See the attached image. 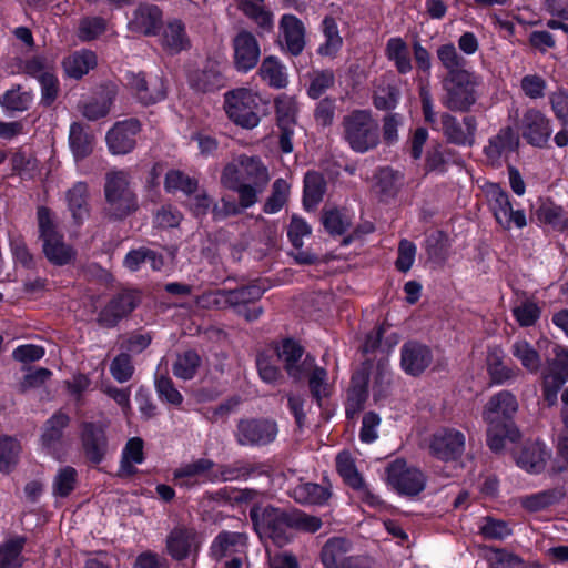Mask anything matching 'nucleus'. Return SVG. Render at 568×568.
<instances>
[{
    "mask_svg": "<svg viewBox=\"0 0 568 568\" xmlns=\"http://www.w3.org/2000/svg\"><path fill=\"white\" fill-rule=\"evenodd\" d=\"M551 453L547 446L539 440L526 442L515 454L518 467L528 473H540L545 469Z\"/></svg>",
    "mask_w": 568,
    "mask_h": 568,
    "instance_id": "nucleus-17",
    "label": "nucleus"
},
{
    "mask_svg": "<svg viewBox=\"0 0 568 568\" xmlns=\"http://www.w3.org/2000/svg\"><path fill=\"white\" fill-rule=\"evenodd\" d=\"M562 497L564 491L555 488L525 496L521 498V505L529 511H540L556 504Z\"/></svg>",
    "mask_w": 568,
    "mask_h": 568,
    "instance_id": "nucleus-44",
    "label": "nucleus"
},
{
    "mask_svg": "<svg viewBox=\"0 0 568 568\" xmlns=\"http://www.w3.org/2000/svg\"><path fill=\"white\" fill-rule=\"evenodd\" d=\"M248 175V162L246 158L240 156L239 159L229 163L222 175V182L229 189L235 190L240 194L241 203L246 206L247 185L245 179Z\"/></svg>",
    "mask_w": 568,
    "mask_h": 568,
    "instance_id": "nucleus-25",
    "label": "nucleus"
},
{
    "mask_svg": "<svg viewBox=\"0 0 568 568\" xmlns=\"http://www.w3.org/2000/svg\"><path fill=\"white\" fill-rule=\"evenodd\" d=\"M69 424L68 415L63 413L54 414L50 419L47 420L41 435L42 449L53 456L60 458L62 449V432Z\"/></svg>",
    "mask_w": 568,
    "mask_h": 568,
    "instance_id": "nucleus-20",
    "label": "nucleus"
},
{
    "mask_svg": "<svg viewBox=\"0 0 568 568\" xmlns=\"http://www.w3.org/2000/svg\"><path fill=\"white\" fill-rule=\"evenodd\" d=\"M224 110L227 118L241 128H248V90L237 88L224 94Z\"/></svg>",
    "mask_w": 568,
    "mask_h": 568,
    "instance_id": "nucleus-21",
    "label": "nucleus"
},
{
    "mask_svg": "<svg viewBox=\"0 0 568 568\" xmlns=\"http://www.w3.org/2000/svg\"><path fill=\"white\" fill-rule=\"evenodd\" d=\"M38 223L45 257L55 265L69 263L74 257V251L63 242L62 236L55 230L53 217L48 209L40 207L38 210Z\"/></svg>",
    "mask_w": 568,
    "mask_h": 568,
    "instance_id": "nucleus-5",
    "label": "nucleus"
},
{
    "mask_svg": "<svg viewBox=\"0 0 568 568\" xmlns=\"http://www.w3.org/2000/svg\"><path fill=\"white\" fill-rule=\"evenodd\" d=\"M19 443L11 437L0 438V471L8 473L17 464L20 454Z\"/></svg>",
    "mask_w": 568,
    "mask_h": 568,
    "instance_id": "nucleus-56",
    "label": "nucleus"
},
{
    "mask_svg": "<svg viewBox=\"0 0 568 568\" xmlns=\"http://www.w3.org/2000/svg\"><path fill=\"white\" fill-rule=\"evenodd\" d=\"M343 138L349 148L365 153L379 143V125L367 110H355L343 118Z\"/></svg>",
    "mask_w": 568,
    "mask_h": 568,
    "instance_id": "nucleus-3",
    "label": "nucleus"
},
{
    "mask_svg": "<svg viewBox=\"0 0 568 568\" xmlns=\"http://www.w3.org/2000/svg\"><path fill=\"white\" fill-rule=\"evenodd\" d=\"M69 210L77 222H81L89 214L88 186L83 182L75 183L67 193Z\"/></svg>",
    "mask_w": 568,
    "mask_h": 568,
    "instance_id": "nucleus-41",
    "label": "nucleus"
},
{
    "mask_svg": "<svg viewBox=\"0 0 568 568\" xmlns=\"http://www.w3.org/2000/svg\"><path fill=\"white\" fill-rule=\"evenodd\" d=\"M290 192L288 183L283 179H277L273 184V191L264 205V212L268 214L277 213L285 204Z\"/></svg>",
    "mask_w": 568,
    "mask_h": 568,
    "instance_id": "nucleus-58",
    "label": "nucleus"
},
{
    "mask_svg": "<svg viewBox=\"0 0 568 568\" xmlns=\"http://www.w3.org/2000/svg\"><path fill=\"white\" fill-rule=\"evenodd\" d=\"M487 373L494 384L501 385L513 381L518 375V369L505 363L504 349L498 345L489 346L486 356Z\"/></svg>",
    "mask_w": 568,
    "mask_h": 568,
    "instance_id": "nucleus-23",
    "label": "nucleus"
},
{
    "mask_svg": "<svg viewBox=\"0 0 568 568\" xmlns=\"http://www.w3.org/2000/svg\"><path fill=\"white\" fill-rule=\"evenodd\" d=\"M251 518L260 540L271 539L275 547H283L290 541L291 528L316 532L322 527V520L318 517L301 511L286 514L273 507L257 509L251 514Z\"/></svg>",
    "mask_w": 568,
    "mask_h": 568,
    "instance_id": "nucleus-1",
    "label": "nucleus"
},
{
    "mask_svg": "<svg viewBox=\"0 0 568 568\" xmlns=\"http://www.w3.org/2000/svg\"><path fill=\"white\" fill-rule=\"evenodd\" d=\"M386 57L394 63L399 73L406 74L412 71L410 51L403 39L395 37L387 41Z\"/></svg>",
    "mask_w": 568,
    "mask_h": 568,
    "instance_id": "nucleus-37",
    "label": "nucleus"
},
{
    "mask_svg": "<svg viewBox=\"0 0 568 568\" xmlns=\"http://www.w3.org/2000/svg\"><path fill=\"white\" fill-rule=\"evenodd\" d=\"M349 549V542L344 538L329 539L322 550V562L325 568H344L346 561L345 555Z\"/></svg>",
    "mask_w": 568,
    "mask_h": 568,
    "instance_id": "nucleus-35",
    "label": "nucleus"
},
{
    "mask_svg": "<svg viewBox=\"0 0 568 568\" xmlns=\"http://www.w3.org/2000/svg\"><path fill=\"white\" fill-rule=\"evenodd\" d=\"M275 103L278 125H294L297 112L295 99L283 94L276 99Z\"/></svg>",
    "mask_w": 568,
    "mask_h": 568,
    "instance_id": "nucleus-61",
    "label": "nucleus"
},
{
    "mask_svg": "<svg viewBox=\"0 0 568 568\" xmlns=\"http://www.w3.org/2000/svg\"><path fill=\"white\" fill-rule=\"evenodd\" d=\"M33 101V94L23 90L21 85H17L7 90L0 95V104L2 108L11 111H26Z\"/></svg>",
    "mask_w": 568,
    "mask_h": 568,
    "instance_id": "nucleus-43",
    "label": "nucleus"
},
{
    "mask_svg": "<svg viewBox=\"0 0 568 568\" xmlns=\"http://www.w3.org/2000/svg\"><path fill=\"white\" fill-rule=\"evenodd\" d=\"M535 216L542 223L555 229H565L568 219L564 210L549 200H540L535 207Z\"/></svg>",
    "mask_w": 568,
    "mask_h": 568,
    "instance_id": "nucleus-39",
    "label": "nucleus"
},
{
    "mask_svg": "<svg viewBox=\"0 0 568 568\" xmlns=\"http://www.w3.org/2000/svg\"><path fill=\"white\" fill-rule=\"evenodd\" d=\"M234 64L239 71H248V32L241 29L233 38Z\"/></svg>",
    "mask_w": 568,
    "mask_h": 568,
    "instance_id": "nucleus-57",
    "label": "nucleus"
},
{
    "mask_svg": "<svg viewBox=\"0 0 568 568\" xmlns=\"http://www.w3.org/2000/svg\"><path fill=\"white\" fill-rule=\"evenodd\" d=\"M24 539L14 538L0 546V568H19L22 565L21 551Z\"/></svg>",
    "mask_w": 568,
    "mask_h": 568,
    "instance_id": "nucleus-52",
    "label": "nucleus"
},
{
    "mask_svg": "<svg viewBox=\"0 0 568 568\" xmlns=\"http://www.w3.org/2000/svg\"><path fill=\"white\" fill-rule=\"evenodd\" d=\"M323 41L316 52L321 57L334 59L343 47L338 26L332 17H325L321 26Z\"/></svg>",
    "mask_w": 568,
    "mask_h": 568,
    "instance_id": "nucleus-29",
    "label": "nucleus"
},
{
    "mask_svg": "<svg viewBox=\"0 0 568 568\" xmlns=\"http://www.w3.org/2000/svg\"><path fill=\"white\" fill-rule=\"evenodd\" d=\"M139 301L136 292L124 291L120 293L101 311L99 322L108 327L114 326L136 307Z\"/></svg>",
    "mask_w": 568,
    "mask_h": 568,
    "instance_id": "nucleus-18",
    "label": "nucleus"
},
{
    "mask_svg": "<svg viewBox=\"0 0 568 568\" xmlns=\"http://www.w3.org/2000/svg\"><path fill=\"white\" fill-rule=\"evenodd\" d=\"M161 44L165 51L175 54L191 47L185 26L180 20H171L166 23L161 36Z\"/></svg>",
    "mask_w": 568,
    "mask_h": 568,
    "instance_id": "nucleus-28",
    "label": "nucleus"
},
{
    "mask_svg": "<svg viewBox=\"0 0 568 568\" xmlns=\"http://www.w3.org/2000/svg\"><path fill=\"white\" fill-rule=\"evenodd\" d=\"M513 316L521 327L535 325L539 320L541 310L531 298L518 301L511 308Z\"/></svg>",
    "mask_w": 568,
    "mask_h": 568,
    "instance_id": "nucleus-46",
    "label": "nucleus"
},
{
    "mask_svg": "<svg viewBox=\"0 0 568 568\" xmlns=\"http://www.w3.org/2000/svg\"><path fill=\"white\" fill-rule=\"evenodd\" d=\"M336 468L345 483L353 489L363 488L364 480L355 466L354 459L347 452H342L336 457Z\"/></svg>",
    "mask_w": 568,
    "mask_h": 568,
    "instance_id": "nucleus-47",
    "label": "nucleus"
},
{
    "mask_svg": "<svg viewBox=\"0 0 568 568\" xmlns=\"http://www.w3.org/2000/svg\"><path fill=\"white\" fill-rule=\"evenodd\" d=\"M93 136L89 134L81 123L70 125L69 145L75 160L87 158L93 151Z\"/></svg>",
    "mask_w": 568,
    "mask_h": 568,
    "instance_id": "nucleus-36",
    "label": "nucleus"
},
{
    "mask_svg": "<svg viewBox=\"0 0 568 568\" xmlns=\"http://www.w3.org/2000/svg\"><path fill=\"white\" fill-rule=\"evenodd\" d=\"M437 57L447 70V73L466 70L462 67L463 59L458 55L456 48L452 43L440 45L437 49Z\"/></svg>",
    "mask_w": 568,
    "mask_h": 568,
    "instance_id": "nucleus-63",
    "label": "nucleus"
},
{
    "mask_svg": "<svg viewBox=\"0 0 568 568\" xmlns=\"http://www.w3.org/2000/svg\"><path fill=\"white\" fill-rule=\"evenodd\" d=\"M258 73L262 80L270 87L283 89L288 83V75L285 65L275 57L263 60Z\"/></svg>",
    "mask_w": 568,
    "mask_h": 568,
    "instance_id": "nucleus-33",
    "label": "nucleus"
},
{
    "mask_svg": "<svg viewBox=\"0 0 568 568\" xmlns=\"http://www.w3.org/2000/svg\"><path fill=\"white\" fill-rule=\"evenodd\" d=\"M326 183L322 174L308 172L304 178V199L303 203L306 210L314 209L324 196Z\"/></svg>",
    "mask_w": 568,
    "mask_h": 568,
    "instance_id": "nucleus-40",
    "label": "nucleus"
},
{
    "mask_svg": "<svg viewBox=\"0 0 568 568\" xmlns=\"http://www.w3.org/2000/svg\"><path fill=\"white\" fill-rule=\"evenodd\" d=\"M143 459L144 455L142 439L139 437L129 439L122 450L120 475L125 477L133 475L135 471L134 465L141 464Z\"/></svg>",
    "mask_w": 568,
    "mask_h": 568,
    "instance_id": "nucleus-42",
    "label": "nucleus"
},
{
    "mask_svg": "<svg viewBox=\"0 0 568 568\" xmlns=\"http://www.w3.org/2000/svg\"><path fill=\"white\" fill-rule=\"evenodd\" d=\"M311 233L312 227L304 219L297 215L292 216L287 230V235L294 247L301 248L304 244V239L308 237Z\"/></svg>",
    "mask_w": 568,
    "mask_h": 568,
    "instance_id": "nucleus-62",
    "label": "nucleus"
},
{
    "mask_svg": "<svg viewBox=\"0 0 568 568\" xmlns=\"http://www.w3.org/2000/svg\"><path fill=\"white\" fill-rule=\"evenodd\" d=\"M335 83V75L332 70H315L310 75L307 94L312 99H318Z\"/></svg>",
    "mask_w": 568,
    "mask_h": 568,
    "instance_id": "nucleus-55",
    "label": "nucleus"
},
{
    "mask_svg": "<svg viewBox=\"0 0 568 568\" xmlns=\"http://www.w3.org/2000/svg\"><path fill=\"white\" fill-rule=\"evenodd\" d=\"M113 98L114 93L112 91H108L106 93L93 98L82 105V115L90 121H95L106 116L110 112Z\"/></svg>",
    "mask_w": 568,
    "mask_h": 568,
    "instance_id": "nucleus-45",
    "label": "nucleus"
},
{
    "mask_svg": "<svg viewBox=\"0 0 568 568\" xmlns=\"http://www.w3.org/2000/svg\"><path fill=\"white\" fill-rule=\"evenodd\" d=\"M104 194L110 215L123 219L138 209V199L132 191L129 174L124 171H110L105 176Z\"/></svg>",
    "mask_w": 568,
    "mask_h": 568,
    "instance_id": "nucleus-4",
    "label": "nucleus"
},
{
    "mask_svg": "<svg viewBox=\"0 0 568 568\" xmlns=\"http://www.w3.org/2000/svg\"><path fill=\"white\" fill-rule=\"evenodd\" d=\"M518 400L509 390H500L493 395L483 410V418L487 425L507 427L514 425L513 418L518 410Z\"/></svg>",
    "mask_w": 568,
    "mask_h": 568,
    "instance_id": "nucleus-9",
    "label": "nucleus"
},
{
    "mask_svg": "<svg viewBox=\"0 0 568 568\" xmlns=\"http://www.w3.org/2000/svg\"><path fill=\"white\" fill-rule=\"evenodd\" d=\"M277 435L274 420L262 418L251 423V446H264L272 443Z\"/></svg>",
    "mask_w": 568,
    "mask_h": 568,
    "instance_id": "nucleus-48",
    "label": "nucleus"
},
{
    "mask_svg": "<svg viewBox=\"0 0 568 568\" xmlns=\"http://www.w3.org/2000/svg\"><path fill=\"white\" fill-rule=\"evenodd\" d=\"M290 495L300 504L320 505L329 497V491L314 483L300 481L290 489Z\"/></svg>",
    "mask_w": 568,
    "mask_h": 568,
    "instance_id": "nucleus-32",
    "label": "nucleus"
},
{
    "mask_svg": "<svg viewBox=\"0 0 568 568\" xmlns=\"http://www.w3.org/2000/svg\"><path fill=\"white\" fill-rule=\"evenodd\" d=\"M518 145L519 138L513 129L504 128L488 140V144L484 148V153L490 164L499 165L517 150Z\"/></svg>",
    "mask_w": 568,
    "mask_h": 568,
    "instance_id": "nucleus-16",
    "label": "nucleus"
},
{
    "mask_svg": "<svg viewBox=\"0 0 568 568\" xmlns=\"http://www.w3.org/2000/svg\"><path fill=\"white\" fill-rule=\"evenodd\" d=\"M196 535L186 527H175L166 537V550L176 560L186 558L195 546Z\"/></svg>",
    "mask_w": 568,
    "mask_h": 568,
    "instance_id": "nucleus-27",
    "label": "nucleus"
},
{
    "mask_svg": "<svg viewBox=\"0 0 568 568\" xmlns=\"http://www.w3.org/2000/svg\"><path fill=\"white\" fill-rule=\"evenodd\" d=\"M201 364V358L197 353L187 351L178 356L174 365L173 373L178 378L192 379Z\"/></svg>",
    "mask_w": 568,
    "mask_h": 568,
    "instance_id": "nucleus-53",
    "label": "nucleus"
},
{
    "mask_svg": "<svg viewBox=\"0 0 568 568\" xmlns=\"http://www.w3.org/2000/svg\"><path fill=\"white\" fill-rule=\"evenodd\" d=\"M124 266L130 271H138L142 264H149L153 271H161L164 266V261L156 252L140 247L130 251L123 261Z\"/></svg>",
    "mask_w": 568,
    "mask_h": 568,
    "instance_id": "nucleus-38",
    "label": "nucleus"
},
{
    "mask_svg": "<svg viewBox=\"0 0 568 568\" xmlns=\"http://www.w3.org/2000/svg\"><path fill=\"white\" fill-rule=\"evenodd\" d=\"M302 347L294 341H285L278 351L277 357L284 363L287 374L294 379H301L304 373L314 366V358L306 357L301 362Z\"/></svg>",
    "mask_w": 568,
    "mask_h": 568,
    "instance_id": "nucleus-19",
    "label": "nucleus"
},
{
    "mask_svg": "<svg viewBox=\"0 0 568 568\" xmlns=\"http://www.w3.org/2000/svg\"><path fill=\"white\" fill-rule=\"evenodd\" d=\"M268 557L270 568H298L296 558L287 552L273 554L272 546H275L271 539L261 540Z\"/></svg>",
    "mask_w": 568,
    "mask_h": 568,
    "instance_id": "nucleus-64",
    "label": "nucleus"
},
{
    "mask_svg": "<svg viewBox=\"0 0 568 568\" xmlns=\"http://www.w3.org/2000/svg\"><path fill=\"white\" fill-rule=\"evenodd\" d=\"M485 192L496 221L504 229L509 230L511 226L523 229L526 226L525 213L521 210L515 211L513 209L508 194L498 184H487Z\"/></svg>",
    "mask_w": 568,
    "mask_h": 568,
    "instance_id": "nucleus-8",
    "label": "nucleus"
},
{
    "mask_svg": "<svg viewBox=\"0 0 568 568\" xmlns=\"http://www.w3.org/2000/svg\"><path fill=\"white\" fill-rule=\"evenodd\" d=\"M280 30L285 49L293 55H298L305 47V28L300 19L285 14L280 22Z\"/></svg>",
    "mask_w": 568,
    "mask_h": 568,
    "instance_id": "nucleus-24",
    "label": "nucleus"
},
{
    "mask_svg": "<svg viewBox=\"0 0 568 568\" xmlns=\"http://www.w3.org/2000/svg\"><path fill=\"white\" fill-rule=\"evenodd\" d=\"M63 69L68 77L81 79L97 65V55L91 50H80L63 60Z\"/></svg>",
    "mask_w": 568,
    "mask_h": 568,
    "instance_id": "nucleus-31",
    "label": "nucleus"
},
{
    "mask_svg": "<svg viewBox=\"0 0 568 568\" xmlns=\"http://www.w3.org/2000/svg\"><path fill=\"white\" fill-rule=\"evenodd\" d=\"M128 84L140 102L146 105L158 103L166 97L164 80L159 75L146 79L142 73H131L128 75Z\"/></svg>",
    "mask_w": 568,
    "mask_h": 568,
    "instance_id": "nucleus-12",
    "label": "nucleus"
},
{
    "mask_svg": "<svg viewBox=\"0 0 568 568\" xmlns=\"http://www.w3.org/2000/svg\"><path fill=\"white\" fill-rule=\"evenodd\" d=\"M164 187L170 193L181 191L186 195H191L197 189V181L180 170H170L165 174Z\"/></svg>",
    "mask_w": 568,
    "mask_h": 568,
    "instance_id": "nucleus-50",
    "label": "nucleus"
},
{
    "mask_svg": "<svg viewBox=\"0 0 568 568\" xmlns=\"http://www.w3.org/2000/svg\"><path fill=\"white\" fill-rule=\"evenodd\" d=\"M189 82L197 91L209 92L223 87L224 78L215 62H209L202 70L190 74Z\"/></svg>",
    "mask_w": 568,
    "mask_h": 568,
    "instance_id": "nucleus-30",
    "label": "nucleus"
},
{
    "mask_svg": "<svg viewBox=\"0 0 568 568\" xmlns=\"http://www.w3.org/2000/svg\"><path fill=\"white\" fill-rule=\"evenodd\" d=\"M483 79L468 69L447 73L443 80V104L452 111L465 112L476 103Z\"/></svg>",
    "mask_w": 568,
    "mask_h": 568,
    "instance_id": "nucleus-2",
    "label": "nucleus"
},
{
    "mask_svg": "<svg viewBox=\"0 0 568 568\" xmlns=\"http://www.w3.org/2000/svg\"><path fill=\"white\" fill-rule=\"evenodd\" d=\"M140 132V123L134 120L118 122L109 130L106 143L112 154H126L135 146V138Z\"/></svg>",
    "mask_w": 568,
    "mask_h": 568,
    "instance_id": "nucleus-14",
    "label": "nucleus"
},
{
    "mask_svg": "<svg viewBox=\"0 0 568 568\" xmlns=\"http://www.w3.org/2000/svg\"><path fill=\"white\" fill-rule=\"evenodd\" d=\"M162 22V12L156 6H140L133 13L132 19L128 23L130 31L144 34H156Z\"/></svg>",
    "mask_w": 568,
    "mask_h": 568,
    "instance_id": "nucleus-22",
    "label": "nucleus"
},
{
    "mask_svg": "<svg viewBox=\"0 0 568 568\" xmlns=\"http://www.w3.org/2000/svg\"><path fill=\"white\" fill-rule=\"evenodd\" d=\"M78 473L71 466L61 467L52 480V494L54 497H67L75 488Z\"/></svg>",
    "mask_w": 568,
    "mask_h": 568,
    "instance_id": "nucleus-49",
    "label": "nucleus"
},
{
    "mask_svg": "<svg viewBox=\"0 0 568 568\" xmlns=\"http://www.w3.org/2000/svg\"><path fill=\"white\" fill-rule=\"evenodd\" d=\"M232 478L233 477L227 474L220 476L214 469V463L206 458L182 464L173 473L175 485L187 488L205 483H213L219 479L229 480Z\"/></svg>",
    "mask_w": 568,
    "mask_h": 568,
    "instance_id": "nucleus-7",
    "label": "nucleus"
},
{
    "mask_svg": "<svg viewBox=\"0 0 568 568\" xmlns=\"http://www.w3.org/2000/svg\"><path fill=\"white\" fill-rule=\"evenodd\" d=\"M433 362V354L428 346L407 342L400 348V367L410 376H419Z\"/></svg>",
    "mask_w": 568,
    "mask_h": 568,
    "instance_id": "nucleus-15",
    "label": "nucleus"
},
{
    "mask_svg": "<svg viewBox=\"0 0 568 568\" xmlns=\"http://www.w3.org/2000/svg\"><path fill=\"white\" fill-rule=\"evenodd\" d=\"M519 437V430L515 425L495 427L487 425V444L496 453L501 452L507 440L515 442Z\"/></svg>",
    "mask_w": 568,
    "mask_h": 568,
    "instance_id": "nucleus-51",
    "label": "nucleus"
},
{
    "mask_svg": "<svg viewBox=\"0 0 568 568\" xmlns=\"http://www.w3.org/2000/svg\"><path fill=\"white\" fill-rule=\"evenodd\" d=\"M511 355L529 373H537L541 366V357L535 347L524 338H517L510 346Z\"/></svg>",
    "mask_w": 568,
    "mask_h": 568,
    "instance_id": "nucleus-34",
    "label": "nucleus"
},
{
    "mask_svg": "<svg viewBox=\"0 0 568 568\" xmlns=\"http://www.w3.org/2000/svg\"><path fill=\"white\" fill-rule=\"evenodd\" d=\"M81 436L87 457L93 463H100L106 450L104 427L91 423L84 424Z\"/></svg>",
    "mask_w": 568,
    "mask_h": 568,
    "instance_id": "nucleus-26",
    "label": "nucleus"
},
{
    "mask_svg": "<svg viewBox=\"0 0 568 568\" xmlns=\"http://www.w3.org/2000/svg\"><path fill=\"white\" fill-rule=\"evenodd\" d=\"M465 442V435L460 430L445 428L433 435L429 449L438 459L453 460L464 453Z\"/></svg>",
    "mask_w": 568,
    "mask_h": 568,
    "instance_id": "nucleus-11",
    "label": "nucleus"
},
{
    "mask_svg": "<svg viewBox=\"0 0 568 568\" xmlns=\"http://www.w3.org/2000/svg\"><path fill=\"white\" fill-rule=\"evenodd\" d=\"M387 485L399 495L415 496L424 490L426 478L416 467L409 466L404 459H395L385 469Z\"/></svg>",
    "mask_w": 568,
    "mask_h": 568,
    "instance_id": "nucleus-6",
    "label": "nucleus"
},
{
    "mask_svg": "<svg viewBox=\"0 0 568 568\" xmlns=\"http://www.w3.org/2000/svg\"><path fill=\"white\" fill-rule=\"evenodd\" d=\"M53 70V61L43 55H34L28 60H21L18 64V72L28 74L37 80Z\"/></svg>",
    "mask_w": 568,
    "mask_h": 568,
    "instance_id": "nucleus-54",
    "label": "nucleus"
},
{
    "mask_svg": "<svg viewBox=\"0 0 568 568\" xmlns=\"http://www.w3.org/2000/svg\"><path fill=\"white\" fill-rule=\"evenodd\" d=\"M519 131L528 144L537 148L545 146L552 133L549 119L536 109H529L523 114Z\"/></svg>",
    "mask_w": 568,
    "mask_h": 568,
    "instance_id": "nucleus-10",
    "label": "nucleus"
},
{
    "mask_svg": "<svg viewBox=\"0 0 568 568\" xmlns=\"http://www.w3.org/2000/svg\"><path fill=\"white\" fill-rule=\"evenodd\" d=\"M442 130L448 142L470 146L475 142L477 121L475 116L467 115L459 122L455 116L444 113L442 115Z\"/></svg>",
    "mask_w": 568,
    "mask_h": 568,
    "instance_id": "nucleus-13",
    "label": "nucleus"
},
{
    "mask_svg": "<svg viewBox=\"0 0 568 568\" xmlns=\"http://www.w3.org/2000/svg\"><path fill=\"white\" fill-rule=\"evenodd\" d=\"M263 0H251V22L257 26V33L264 34L273 30V14L260 4Z\"/></svg>",
    "mask_w": 568,
    "mask_h": 568,
    "instance_id": "nucleus-60",
    "label": "nucleus"
},
{
    "mask_svg": "<svg viewBox=\"0 0 568 568\" xmlns=\"http://www.w3.org/2000/svg\"><path fill=\"white\" fill-rule=\"evenodd\" d=\"M322 222L331 234L336 235L343 234L351 225L349 216L338 210L324 211Z\"/></svg>",
    "mask_w": 568,
    "mask_h": 568,
    "instance_id": "nucleus-59",
    "label": "nucleus"
}]
</instances>
